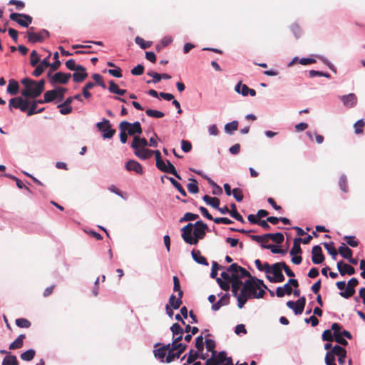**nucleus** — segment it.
<instances>
[{"instance_id": "1", "label": "nucleus", "mask_w": 365, "mask_h": 365, "mask_svg": "<svg viewBox=\"0 0 365 365\" xmlns=\"http://www.w3.org/2000/svg\"><path fill=\"white\" fill-rule=\"evenodd\" d=\"M259 288V284H255V279L252 277L250 279L245 281L242 289V292H245L250 298H262L265 294V292L263 289H259L258 292L257 290Z\"/></svg>"}, {"instance_id": "2", "label": "nucleus", "mask_w": 365, "mask_h": 365, "mask_svg": "<svg viewBox=\"0 0 365 365\" xmlns=\"http://www.w3.org/2000/svg\"><path fill=\"white\" fill-rule=\"evenodd\" d=\"M34 27L31 26L26 32V36L29 43H35L37 42H42L50 36L49 32L46 29H42L37 33L34 32Z\"/></svg>"}, {"instance_id": "3", "label": "nucleus", "mask_w": 365, "mask_h": 365, "mask_svg": "<svg viewBox=\"0 0 365 365\" xmlns=\"http://www.w3.org/2000/svg\"><path fill=\"white\" fill-rule=\"evenodd\" d=\"M21 83L24 86V88L21 91V95L25 98H35L38 96L34 94V90L36 89V81L30 78H24Z\"/></svg>"}, {"instance_id": "4", "label": "nucleus", "mask_w": 365, "mask_h": 365, "mask_svg": "<svg viewBox=\"0 0 365 365\" xmlns=\"http://www.w3.org/2000/svg\"><path fill=\"white\" fill-rule=\"evenodd\" d=\"M250 238L253 241H263L266 238L272 240L277 244H281L283 242L284 237L282 233H267L263 235H249Z\"/></svg>"}, {"instance_id": "5", "label": "nucleus", "mask_w": 365, "mask_h": 365, "mask_svg": "<svg viewBox=\"0 0 365 365\" xmlns=\"http://www.w3.org/2000/svg\"><path fill=\"white\" fill-rule=\"evenodd\" d=\"M154 347L153 354L155 357L158 359L161 362H165V359L170 351V344L162 345L160 343H156Z\"/></svg>"}, {"instance_id": "6", "label": "nucleus", "mask_w": 365, "mask_h": 365, "mask_svg": "<svg viewBox=\"0 0 365 365\" xmlns=\"http://www.w3.org/2000/svg\"><path fill=\"white\" fill-rule=\"evenodd\" d=\"M98 129L103 132V138H111L115 133V130L111 128L110 121L104 118L101 122L96 124Z\"/></svg>"}, {"instance_id": "7", "label": "nucleus", "mask_w": 365, "mask_h": 365, "mask_svg": "<svg viewBox=\"0 0 365 365\" xmlns=\"http://www.w3.org/2000/svg\"><path fill=\"white\" fill-rule=\"evenodd\" d=\"M227 272L231 273V279H233L234 277L237 278L251 277L250 272L237 263H233L230 265L229 267H227Z\"/></svg>"}, {"instance_id": "8", "label": "nucleus", "mask_w": 365, "mask_h": 365, "mask_svg": "<svg viewBox=\"0 0 365 365\" xmlns=\"http://www.w3.org/2000/svg\"><path fill=\"white\" fill-rule=\"evenodd\" d=\"M29 105L30 102L28 100L24 99L22 97H15L10 99L9 106L11 110L14 108H19L22 112H26Z\"/></svg>"}, {"instance_id": "9", "label": "nucleus", "mask_w": 365, "mask_h": 365, "mask_svg": "<svg viewBox=\"0 0 365 365\" xmlns=\"http://www.w3.org/2000/svg\"><path fill=\"white\" fill-rule=\"evenodd\" d=\"M282 264L281 262H277L272 264V270L271 272L274 274V277L267 275V278L271 282H282L284 280V274L282 272Z\"/></svg>"}, {"instance_id": "10", "label": "nucleus", "mask_w": 365, "mask_h": 365, "mask_svg": "<svg viewBox=\"0 0 365 365\" xmlns=\"http://www.w3.org/2000/svg\"><path fill=\"white\" fill-rule=\"evenodd\" d=\"M207 230H208V227L202 221H197L195 222L193 230V240H196V245L198 243L199 240H202L205 237Z\"/></svg>"}, {"instance_id": "11", "label": "nucleus", "mask_w": 365, "mask_h": 365, "mask_svg": "<svg viewBox=\"0 0 365 365\" xmlns=\"http://www.w3.org/2000/svg\"><path fill=\"white\" fill-rule=\"evenodd\" d=\"M193 225L188 223L181 229L182 238L189 245H196V240H193L194 237L192 235Z\"/></svg>"}, {"instance_id": "12", "label": "nucleus", "mask_w": 365, "mask_h": 365, "mask_svg": "<svg viewBox=\"0 0 365 365\" xmlns=\"http://www.w3.org/2000/svg\"><path fill=\"white\" fill-rule=\"evenodd\" d=\"M359 284L356 278H351L347 283V287L344 292H341L339 294L346 299L352 297L355 293V287Z\"/></svg>"}, {"instance_id": "13", "label": "nucleus", "mask_w": 365, "mask_h": 365, "mask_svg": "<svg viewBox=\"0 0 365 365\" xmlns=\"http://www.w3.org/2000/svg\"><path fill=\"white\" fill-rule=\"evenodd\" d=\"M71 73H65L62 72H57L56 73L50 80V83L51 84L55 83H61V84H66L71 78Z\"/></svg>"}, {"instance_id": "14", "label": "nucleus", "mask_w": 365, "mask_h": 365, "mask_svg": "<svg viewBox=\"0 0 365 365\" xmlns=\"http://www.w3.org/2000/svg\"><path fill=\"white\" fill-rule=\"evenodd\" d=\"M226 352L222 351L219 352L217 354L212 355V357L208 359L205 363V365H219L223 364L226 359Z\"/></svg>"}, {"instance_id": "15", "label": "nucleus", "mask_w": 365, "mask_h": 365, "mask_svg": "<svg viewBox=\"0 0 365 365\" xmlns=\"http://www.w3.org/2000/svg\"><path fill=\"white\" fill-rule=\"evenodd\" d=\"M312 260L314 264H321L324 260V256L322 253V250L319 245L313 247L312 250Z\"/></svg>"}, {"instance_id": "16", "label": "nucleus", "mask_w": 365, "mask_h": 365, "mask_svg": "<svg viewBox=\"0 0 365 365\" xmlns=\"http://www.w3.org/2000/svg\"><path fill=\"white\" fill-rule=\"evenodd\" d=\"M51 53L46 57L43 60L40 61L39 64L36 66L35 70L33 71L32 75L35 77L40 76L46 68L50 66L49 58Z\"/></svg>"}, {"instance_id": "17", "label": "nucleus", "mask_w": 365, "mask_h": 365, "mask_svg": "<svg viewBox=\"0 0 365 365\" xmlns=\"http://www.w3.org/2000/svg\"><path fill=\"white\" fill-rule=\"evenodd\" d=\"M344 354H346V350L339 345H335L330 351L327 352L325 357H332L333 361H335V356H343Z\"/></svg>"}, {"instance_id": "18", "label": "nucleus", "mask_w": 365, "mask_h": 365, "mask_svg": "<svg viewBox=\"0 0 365 365\" xmlns=\"http://www.w3.org/2000/svg\"><path fill=\"white\" fill-rule=\"evenodd\" d=\"M125 169L128 171H134L135 173L142 175L143 173L141 165L134 160H130L125 163Z\"/></svg>"}, {"instance_id": "19", "label": "nucleus", "mask_w": 365, "mask_h": 365, "mask_svg": "<svg viewBox=\"0 0 365 365\" xmlns=\"http://www.w3.org/2000/svg\"><path fill=\"white\" fill-rule=\"evenodd\" d=\"M337 269L341 275L344 276L346 274L348 275H352L355 273V269L346 263H344L342 261H340L337 263Z\"/></svg>"}, {"instance_id": "20", "label": "nucleus", "mask_w": 365, "mask_h": 365, "mask_svg": "<svg viewBox=\"0 0 365 365\" xmlns=\"http://www.w3.org/2000/svg\"><path fill=\"white\" fill-rule=\"evenodd\" d=\"M130 125V123L128 121H122L119 124L120 129V140L122 143H125L128 140V132L127 128Z\"/></svg>"}, {"instance_id": "21", "label": "nucleus", "mask_w": 365, "mask_h": 365, "mask_svg": "<svg viewBox=\"0 0 365 365\" xmlns=\"http://www.w3.org/2000/svg\"><path fill=\"white\" fill-rule=\"evenodd\" d=\"M341 99L344 105L349 108H352L357 103V98L354 93L343 96Z\"/></svg>"}, {"instance_id": "22", "label": "nucleus", "mask_w": 365, "mask_h": 365, "mask_svg": "<svg viewBox=\"0 0 365 365\" xmlns=\"http://www.w3.org/2000/svg\"><path fill=\"white\" fill-rule=\"evenodd\" d=\"M148 144V140L145 138L135 135L131 143V148L134 150L141 149L147 146Z\"/></svg>"}, {"instance_id": "23", "label": "nucleus", "mask_w": 365, "mask_h": 365, "mask_svg": "<svg viewBox=\"0 0 365 365\" xmlns=\"http://www.w3.org/2000/svg\"><path fill=\"white\" fill-rule=\"evenodd\" d=\"M127 132L129 135H135V134H141L143 132L140 122L136 121L133 123H130V125L127 128Z\"/></svg>"}, {"instance_id": "24", "label": "nucleus", "mask_w": 365, "mask_h": 365, "mask_svg": "<svg viewBox=\"0 0 365 365\" xmlns=\"http://www.w3.org/2000/svg\"><path fill=\"white\" fill-rule=\"evenodd\" d=\"M182 340V336H178L175 338H173V343L170 344V349L174 350H178L181 354H182L185 350L186 349L187 346L185 344H182V343H180V341Z\"/></svg>"}, {"instance_id": "25", "label": "nucleus", "mask_w": 365, "mask_h": 365, "mask_svg": "<svg viewBox=\"0 0 365 365\" xmlns=\"http://www.w3.org/2000/svg\"><path fill=\"white\" fill-rule=\"evenodd\" d=\"M230 303V295L229 294H224L216 303L212 305V309L213 311H217L221 307L227 305Z\"/></svg>"}, {"instance_id": "26", "label": "nucleus", "mask_w": 365, "mask_h": 365, "mask_svg": "<svg viewBox=\"0 0 365 365\" xmlns=\"http://www.w3.org/2000/svg\"><path fill=\"white\" fill-rule=\"evenodd\" d=\"M153 152V150L143 148L141 149L135 150V155L140 159L146 160L152 156Z\"/></svg>"}, {"instance_id": "27", "label": "nucleus", "mask_w": 365, "mask_h": 365, "mask_svg": "<svg viewBox=\"0 0 365 365\" xmlns=\"http://www.w3.org/2000/svg\"><path fill=\"white\" fill-rule=\"evenodd\" d=\"M306 304V299L304 297H300L295 302V307H294V312L296 315L301 314L304 309Z\"/></svg>"}, {"instance_id": "28", "label": "nucleus", "mask_w": 365, "mask_h": 365, "mask_svg": "<svg viewBox=\"0 0 365 365\" xmlns=\"http://www.w3.org/2000/svg\"><path fill=\"white\" fill-rule=\"evenodd\" d=\"M191 255H192L193 259L198 264L206 265V266H207L209 264L207 259L205 257L201 255V252L200 250H193L191 252Z\"/></svg>"}, {"instance_id": "29", "label": "nucleus", "mask_w": 365, "mask_h": 365, "mask_svg": "<svg viewBox=\"0 0 365 365\" xmlns=\"http://www.w3.org/2000/svg\"><path fill=\"white\" fill-rule=\"evenodd\" d=\"M22 16H23V14L11 13L10 14L9 18L11 20L16 21L20 26L27 28L28 24L26 23V21H24V19L22 17Z\"/></svg>"}, {"instance_id": "30", "label": "nucleus", "mask_w": 365, "mask_h": 365, "mask_svg": "<svg viewBox=\"0 0 365 365\" xmlns=\"http://www.w3.org/2000/svg\"><path fill=\"white\" fill-rule=\"evenodd\" d=\"M242 278H237L234 277L233 279H231L230 282L232 283V292L233 296H237V293L242 284V282L241 281Z\"/></svg>"}, {"instance_id": "31", "label": "nucleus", "mask_w": 365, "mask_h": 365, "mask_svg": "<svg viewBox=\"0 0 365 365\" xmlns=\"http://www.w3.org/2000/svg\"><path fill=\"white\" fill-rule=\"evenodd\" d=\"M19 83L14 79L9 80V85L7 86V92L11 95H16L19 92Z\"/></svg>"}, {"instance_id": "32", "label": "nucleus", "mask_w": 365, "mask_h": 365, "mask_svg": "<svg viewBox=\"0 0 365 365\" xmlns=\"http://www.w3.org/2000/svg\"><path fill=\"white\" fill-rule=\"evenodd\" d=\"M203 200L209 205L212 206V207L217 209L218 208V206L220 205V200L217 197H210L209 195H205L202 197Z\"/></svg>"}, {"instance_id": "33", "label": "nucleus", "mask_w": 365, "mask_h": 365, "mask_svg": "<svg viewBox=\"0 0 365 365\" xmlns=\"http://www.w3.org/2000/svg\"><path fill=\"white\" fill-rule=\"evenodd\" d=\"M182 298L178 296V298L174 294H171L169 298V305L174 309H178L182 303Z\"/></svg>"}, {"instance_id": "34", "label": "nucleus", "mask_w": 365, "mask_h": 365, "mask_svg": "<svg viewBox=\"0 0 365 365\" xmlns=\"http://www.w3.org/2000/svg\"><path fill=\"white\" fill-rule=\"evenodd\" d=\"M73 80L76 83L83 82L88 76V73H86V68L84 67L83 71H76L73 73Z\"/></svg>"}, {"instance_id": "35", "label": "nucleus", "mask_w": 365, "mask_h": 365, "mask_svg": "<svg viewBox=\"0 0 365 365\" xmlns=\"http://www.w3.org/2000/svg\"><path fill=\"white\" fill-rule=\"evenodd\" d=\"M339 253L344 257V258H346V259H348V258H351V257L352 256V250L349 248L347 246H346L345 244H342L339 247Z\"/></svg>"}, {"instance_id": "36", "label": "nucleus", "mask_w": 365, "mask_h": 365, "mask_svg": "<svg viewBox=\"0 0 365 365\" xmlns=\"http://www.w3.org/2000/svg\"><path fill=\"white\" fill-rule=\"evenodd\" d=\"M66 66L71 71H83L84 66L81 65H76L73 59H69L66 62Z\"/></svg>"}, {"instance_id": "37", "label": "nucleus", "mask_w": 365, "mask_h": 365, "mask_svg": "<svg viewBox=\"0 0 365 365\" xmlns=\"http://www.w3.org/2000/svg\"><path fill=\"white\" fill-rule=\"evenodd\" d=\"M230 207H231V210H230V215L233 218H235L236 220H237L242 223H244L245 220H244L242 216L237 212L236 205L235 203H232L230 205Z\"/></svg>"}, {"instance_id": "38", "label": "nucleus", "mask_w": 365, "mask_h": 365, "mask_svg": "<svg viewBox=\"0 0 365 365\" xmlns=\"http://www.w3.org/2000/svg\"><path fill=\"white\" fill-rule=\"evenodd\" d=\"M301 238H295L293 242V247L290 250L291 255H295L297 254H301L302 252L300 247Z\"/></svg>"}, {"instance_id": "39", "label": "nucleus", "mask_w": 365, "mask_h": 365, "mask_svg": "<svg viewBox=\"0 0 365 365\" xmlns=\"http://www.w3.org/2000/svg\"><path fill=\"white\" fill-rule=\"evenodd\" d=\"M237 299V306L240 309H242L245 304L247 302V299L250 298L245 292H242L241 290V293L238 294L237 293V296H235Z\"/></svg>"}, {"instance_id": "40", "label": "nucleus", "mask_w": 365, "mask_h": 365, "mask_svg": "<svg viewBox=\"0 0 365 365\" xmlns=\"http://www.w3.org/2000/svg\"><path fill=\"white\" fill-rule=\"evenodd\" d=\"M25 339L24 334H20L14 341L9 345V349H19L23 346V341Z\"/></svg>"}, {"instance_id": "41", "label": "nucleus", "mask_w": 365, "mask_h": 365, "mask_svg": "<svg viewBox=\"0 0 365 365\" xmlns=\"http://www.w3.org/2000/svg\"><path fill=\"white\" fill-rule=\"evenodd\" d=\"M182 354L178 351L177 349L174 350L172 349H170V351L168 354L167 355V357L165 359V362L169 364L174 361L175 359H178Z\"/></svg>"}, {"instance_id": "42", "label": "nucleus", "mask_w": 365, "mask_h": 365, "mask_svg": "<svg viewBox=\"0 0 365 365\" xmlns=\"http://www.w3.org/2000/svg\"><path fill=\"white\" fill-rule=\"evenodd\" d=\"M164 173L172 174L179 180L182 179L180 175L177 173L175 166L169 160H167V165Z\"/></svg>"}, {"instance_id": "43", "label": "nucleus", "mask_w": 365, "mask_h": 365, "mask_svg": "<svg viewBox=\"0 0 365 365\" xmlns=\"http://www.w3.org/2000/svg\"><path fill=\"white\" fill-rule=\"evenodd\" d=\"M235 90L238 93H241L242 96H246L248 94L250 88L245 84H242L241 82H239L235 88Z\"/></svg>"}, {"instance_id": "44", "label": "nucleus", "mask_w": 365, "mask_h": 365, "mask_svg": "<svg viewBox=\"0 0 365 365\" xmlns=\"http://www.w3.org/2000/svg\"><path fill=\"white\" fill-rule=\"evenodd\" d=\"M2 365H19V361L14 355H7L4 357Z\"/></svg>"}, {"instance_id": "45", "label": "nucleus", "mask_w": 365, "mask_h": 365, "mask_svg": "<svg viewBox=\"0 0 365 365\" xmlns=\"http://www.w3.org/2000/svg\"><path fill=\"white\" fill-rule=\"evenodd\" d=\"M324 247L327 250V252L329 253V255H331L333 259H336V257L337 255V251L335 249L334 246V242H331L329 243L324 242L323 243Z\"/></svg>"}, {"instance_id": "46", "label": "nucleus", "mask_w": 365, "mask_h": 365, "mask_svg": "<svg viewBox=\"0 0 365 365\" xmlns=\"http://www.w3.org/2000/svg\"><path fill=\"white\" fill-rule=\"evenodd\" d=\"M35 354L36 352L34 349H29L26 351L22 353L20 356L23 361H30L34 358Z\"/></svg>"}, {"instance_id": "47", "label": "nucleus", "mask_w": 365, "mask_h": 365, "mask_svg": "<svg viewBox=\"0 0 365 365\" xmlns=\"http://www.w3.org/2000/svg\"><path fill=\"white\" fill-rule=\"evenodd\" d=\"M55 99H56V91H55V89L47 91L44 93V102L50 103L54 101Z\"/></svg>"}, {"instance_id": "48", "label": "nucleus", "mask_w": 365, "mask_h": 365, "mask_svg": "<svg viewBox=\"0 0 365 365\" xmlns=\"http://www.w3.org/2000/svg\"><path fill=\"white\" fill-rule=\"evenodd\" d=\"M135 42L140 46V47L143 49H146V48H148L151 46L152 45V42L150 41H145V40L140 37V36H136L135 38Z\"/></svg>"}, {"instance_id": "49", "label": "nucleus", "mask_w": 365, "mask_h": 365, "mask_svg": "<svg viewBox=\"0 0 365 365\" xmlns=\"http://www.w3.org/2000/svg\"><path fill=\"white\" fill-rule=\"evenodd\" d=\"M173 290L178 292V296L182 297L183 291L180 288V281L177 276H174L173 278Z\"/></svg>"}, {"instance_id": "50", "label": "nucleus", "mask_w": 365, "mask_h": 365, "mask_svg": "<svg viewBox=\"0 0 365 365\" xmlns=\"http://www.w3.org/2000/svg\"><path fill=\"white\" fill-rule=\"evenodd\" d=\"M145 113L149 117L156 118H161L165 116L164 113L157 110H153V109H147L145 110Z\"/></svg>"}, {"instance_id": "51", "label": "nucleus", "mask_w": 365, "mask_h": 365, "mask_svg": "<svg viewBox=\"0 0 365 365\" xmlns=\"http://www.w3.org/2000/svg\"><path fill=\"white\" fill-rule=\"evenodd\" d=\"M344 240H345L346 244L351 247H356L359 243L355 236H344Z\"/></svg>"}, {"instance_id": "52", "label": "nucleus", "mask_w": 365, "mask_h": 365, "mask_svg": "<svg viewBox=\"0 0 365 365\" xmlns=\"http://www.w3.org/2000/svg\"><path fill=\"white\" fill-rule=\"evenodd\" d=\"M191 182L187 185V190L190 192L196 194L199 192L197 182L195 179H190Z\"/></svg>"}, {"instance_id": "53", "label": "nucleus", "mask_w": 365, "mask_h": 365, "mask_svg": "<svg viewBox=\"0 0 365 365\" xmlns=\"http://www.w3.org/2000/svg\"><path fill=\"white\" fill-rule=\"evenodd\" d=\"M45 80L41 79L38 82L36 81V89L34 90L35 96H40L44 90Z\"/></svg>"}, {"instance_id": "54", "label": "nucleus", "mask_w": 365, "mask_h": 365, "mask_svg": "<svg viewBox=\"0 0 365 365\" xmlns=\"http://www.w3.org/2000/svg\"><path fill=\"white\" fill-rule=\"evenodd\" d=\"M170 330L173 332V336L178 335V336H180L182 337L184 331L178 323L173 324L170 327Z\"/></svg>"}, {"instance_id": "55", "label": "nucleus", "mask_w": 365, "mask_h": 365, "mask_svg": "<svg viewBox=\"0 0 365 365\" xmlns=\"http://www.w3.org/2000/svg\"><path fill=\"white\" fill-rule=\"evenodd\" d=\"M30 58V63L33 67H35L40 62V58L36 50L31 51Z\"/></svg>"}, {"instance_id": "56", "label": "nucleus", "mask_w": 365, "mask_h": 365, "mask_svg": "<svg viewBox=\"0 0 365 365\" xmlns=\"http://www.w3.org/2000/svg\"><path fill=\"white\" fill-rule=\"evenodd\" d=\"M200 352L198 351H195L193 349H191L189 351L188 357L187 359V363L192 364V362H194L197 359H198L200 357Z\"/></svg>"}, {"instance_id": "57", "label": "nucleus", "mask_w": 365, "mask_h": 365, "mask_svg": "<svg viewBox=\"0 0 365 365\" xmlns=\"http://www.w3.org/2000/svg\"><path fill=\"white\" fill-rule=\"evenodd\" d=\"M238 128V122L233 120L231 123H227L225 125V130L227 133H231L232 131L237 130Z\"/></svg>"}, {"instance_id": "58", "label": "nucleus", "mask_w": 365, "mask_h": 365, "mask_svg": "<svg viewBox=\"0 0 365 365\" xmlns=\"http://www.w3.org/2000/svg\"><path fill=\"white\" fill-rule=\"evenodd\" d=\"M205 345H206L207 350L208 351H211L212 355H215L216 351L215 350V341L212 339H205Z\"/></svg>"}, {"instance_id": "59", "label": "nucleus", "mask_w": 365, "mask_h": 365, "mask_svg": "<svg viewBox=\"0 0 365 365\" xmlns=\"http://www.w3.org/2000/svg\"><path fill=\"white\" fill-rule=\"evenodd\" d=\"M16 324L20 328H29L31 322L25 318H19L16 320Z\"/></svg>"}, {"instance_id": "60", "label": "nucleus", "mask_w": 365, "mask_h": 365, "mask_svg": "<svg viewBox=\"0 0 365 365\" xmlns=\"http://www.w3.org/2000/svg\"><path fill=\"white\" fill-rule=\"evenodd\" d=\"M207 182L213 187V195H221L222 193V188L217 185L212 180L207 178Z\"/></svg>"}, {"instance_id": "61", "label": "nucleus", "mask_w": 365, "mask_h": 365, "mask_svg": "<svg viewBox=\"0 0 365 365\" xmlns=\"http://www.w3.org/2000/svg\"><path fill=\"white\" fill-rule=\"evenodd\" d=\"M334 335L330 329H326L323 331L322 338L323 341L331 342L334 341Z\"/></svg>"}, {"instance_id": "62", "label": "nucleus", "mask_w": 365, "mask_h": 365, "mask_svg": "<svg viewBox=\"0 0 365 365\" xmlns=\"http://www.w3.org/2000/svg\"><path fill=\"white\" fill-rule=\"evenodd\" d=\"M147 74L151 77H153V80L152 81H148L147 83H157L158 82H160L161 81V75L160 73H158L156 72H154L153 71H150L149 72L147 73Z\"/></svg>"}, {"instance_id": "63", "label": "nucleus", "mask_w": 365, "mask_h": 365, "mask_svg": "<svg viewBox=\"0 0 365 365\" xmlns=\"http://www.w3.org/2000/svg\"><path fill=\"white\" fill-rule=\"evenodd\" d=\"M232 194L237 202H242L244 197L243 192L240 188H234Z\"/></svg>"}, {"instance_id": "64", "label": "nucleus", "mask_w": 365, "mask_h": 365, "mask_svg": "<svg viewBox=\"0 0 365 365\" xmlns=\"http://www.w3.org/2000/svg\"><path fill=\"white\" fill-rule=\"evenodd\" d=\"M198 215L193 214L191 212H186L182 217L180 219V222H182L184 221H192L198 218Z\"/></svg>"}]
</instances>
